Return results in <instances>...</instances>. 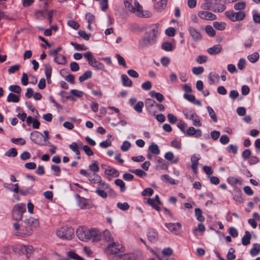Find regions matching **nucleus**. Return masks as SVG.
Wrapping results in <instances>:
<instances>
[{
	"instance_id": "obj_1",
	"label": "nucleus",
	"mask_w": 260,
	"mask_h": 260,
	"mask_svg": "<svg viewBox=\"0 0 260 260\" xmlns=\"http://www.w3.org/2000/svg\"><path fill=\"white\" fill-rule=\"evenodd\" d=\"M78 238L82 241L91 240L93 242H98L101 240V235L96 229H89L86 227H79L76 231Z\"/></svg>"
},
{
	"instance_id": "obj_2",
	"label": "nucleus",
	"mask_w": 260,
	"mask_h": 260,
	"mask_svg": "<svg viewBox=\"0 0 260 260\" xmlns=\"http://www.w3.org/2000/svg\"><path fill=\"white\" fill-rule=\"evenodd\" d=\"M158 25L157 24H152L150 30L146 35L141 39L139 42V48L143 49L154 44L156 41L158 33Z\"/></svg>"
},
{
	"instance_id": "obj_3",
	"label": "nucleus",
	"mask_w": 260,
	"mask_h": 260,
	"mask_svg": "<svg viewBox=\"0 0 260 260\" xmlns=\"http://www.w3.org/2000/svg\"><path fill=\"white\" fill-rule=\"evenodd\" d=\"M13 227L15 230L14 235L16 236H29L31 235L32 233V228L28 227L25 224L20 226L18 223L16 222L13 224Z\"/></svg>"
},
{
	"instance_id": "obj_4",
	"label": "nucleus",
	"mask_w": 260,
	"mask_h": 260,
	"mask_svg": "<svg viewBox=\"0 0 260 260\" xmlns=\"http://www.w3.org/2000/svg\"><path fill=\"white\" fill-rule=\"evenodd\" d=\"M74 229L68 226H63L56 230L57 236L63 239L70 240L74 235Z\"/></svg>"
},
{
	"instance_id": "obj_5",
	"label": "nucleus",
	"mask_w": 260,
	"mask_h": 260,
	"mask_svg": "<svg viewBox=\"0 0 260 260\" xmlns=\"http://www.w3.org/2000/svg\"><path fill=\"white\" fill-rule=\"evenodd\" d=\"M26 211L25 205L19 203L15 205L12 211V215L13 219L19 221L22 218L23 214Z\"/></svg>"
},
{
	"instance_id": "obj_6",
	"label": "nucleus",
	"mask_w": 260,
	"mask_h": 260,
	"mask_svg": "<svg viewBox=\"0 0 260 260\" xmlns=\"http://www.w3.org/2000/svg\"><path fill=\"white\" fill-rule=\"evenodd\" d=\"M133 8L134 9V11H132V13L134 14L143 16L149 15L150 14L149 12H144L143 11L142 6L139 4V2L137 0H134Z\"/></svg>"
},
{
	"instance_id": "obj_7",
	"label": "nucleus",
	"mask_w": 260,
	"mask_h": 260,
	"mask_svg": "<svg viewBox=\"0 0 260 260\" xmlns=\"http://www.w3.org/2000/svg\"><path fill=\"white\" fill-rule=\"evenodd\" d=\"M43 135L37 131L32 132L30 134V139L36 144L40 145H44V141L43 140Z\"/></svg>"
},
{
	"instance_id": "obj_8",
	"label": "nucleus",
	"mask_w": 260,
	"mask_h": 260,
	"mask_svg": "<svg viewBox=\"0 0 260 260\" xmlns=\"http://www.w3.org/2000/svg\"><path fill=\"white\" fill-rule=\"evenodd\" d=\"M108 250L110 251L111 254H115L118 253L119 252H123L124 249L122 245L118 243L114 242L109 245Z\"/></svg>"
},
{
	"instance_id": "obj_9",
	"label": "nucleus",
	"mask_w": 260,
	"mask_h": 260,
	"mask_svg": "<svg viewBox=\"0 0 260 260\" xmlns=\"http://www.w3.org/2000/svg\"><path fill=\"white\" fill-rule=\"evenodd\" d=\"M24 224L26 225L28 227L32 228H37L39 226V221L38 219L32 217L25 219L23 221Z\"/></svg>"
},
{
	"instance_id": "obj_10",
	"label": "nucleus",
	"mask_w": 260,
	"mask_h": 260,
	"mask_svg": "<svg viewBox=\"0 0 260 260\" xmlns=\"http://www.w3.org/2000/svg\"><path fill=\"white\" fill-rule=\"evenodd\" d=\"M115 260H136L137 256L133 253L120 254L114 257Z\"/></svg>"
},
{
	"instance_id": "obj_11",
	"label": "nucleus",
	"mask_w": 260,
	"mask_h": 260,
	"mask_svg": "<svg viewBox=\"0 0 260 260\" xmlns=\"http://www.w3.org/2000/svg\"><path fill=\"white\" fill-rule=\"evenodd\" d=\"M165 225L170 232L175 234H178V230L181 228L180 222L166 223Z\"/></svg>"
},
{
	"instance_id": "obj_12",
	"label": "nucleus",
	"mask_w": 260,
	"mask_h": 260,
	"mask_svg": "<svg viewBox=\"0 0 260 260\" xmlns=\"http://www.w3.org/2000/svg\"><path fill=\"white\" fill-rule=\"evenodd\" d=\"M156 105V103L155 101L152 100L150 99H148L145 101V106L147 110L149 111V113L152 115H155V112L153 111L152 108L154 107H155Z\"/></svg>"
},
{
	"instance_id": "obj_13",
	"label": "nucleus",
	"mask_w": 260,
	"mask_h": 260,
	"mask_svg": "<svg viewBox=\"0 0 260 260\" xmlns=\"http://www.w3.org/2000/svg\"><path fill=\"white\" fill-rule=\"evenodd\" d=\"M188 136H194L196 138H200L202 136V131L200 129H196L193 127H189L185 132Z\"/></svg>"
},
{
	"instance_id": "obj_14",
	"label": "nucleus",
	"mask_w": 260,
	"mask_h": 260,
	"mask_svg": "<svg viewBox=\"0 0 260 260\" xmlns=\"http://www.w3.org/2000/svg\"><path fill=\"white\" fill-rule=\"evenodd\" d=\"M75 197L78 200V204L81 209L89 208L90 207L89 202L86 199L80 197L78 194H76Z\"/></svg>"
},
{
	"instance_id": "obj_15",
	"label": "nucleus",
	"mask_w": 260,
	"mask_h": 260,
	"mask_svg": "<svg viewBox=\"0 0 260 260\" xmlns=\"http://www.w3.org/2000/svg\"><path fill=\"white\" fill-rule=\"evenodd\" d=\"M186 118L191 120L193 122V125L195 126H201L200 120L196 113H191L188 114L187 113L184 114Z\"/></svg>"
},
{
	"instance_id": "obj_16",
	"label": "nucleus",
	"mask_w": 260,
	"mask_h": 260,
	"mask_svg": "<svg viewBox=\"0 0 260 260\" xmlns=\"http://www.w3.org/2000/svg\"><path fill=\"white\" fill-rule=\"evenodd\" d=\"M222 50V47L220 45H215L207 49V51L211 55H216L220 53Z\"/></svg>"
},
{
	"instance_id": "obj_17",
	"label": "nucleus",
	"mask_w": 260,
	"mask_h": 260,
	"mask_svg": "<svg viewBox=\"0 0 260 260\" xmlns=\"http://www.w3.org/2000/svg\"><path fill=\"white\" fill-rule=\"evenodd\" d=\"M188 30L191 37L195 41H199L202 39L201 34L197 29L193 27H189Z\"/></svg>"
},
{
	"instance_id": "obj_18",
	"label": "nucleus",
	"mask_w": 260,
	"mask_h": 260,
	"mask_svg": "<svg viewBox=\"0 0 260 260\" xmlns=\"http://www.w3.org/2000/svg\"><path fill=\"white\" fill-rule=\"evenodd\" d=\"M38 15H41L42 16H52L53 15H56V12L50 9H45L43 11H41L37 14Z\"/></svg>"
},
{
	"instance_id": "obj_19",
	"label": "nucleus",
	"mask_w": 260,
	"mask_h": 260,
	"mask_svg": "<svg viewBox=\"0 0 260 260\" xmlns=\"http://www.w3.org/2000/svg\"><path fill=\"white\" fill-rule=\"evenodd\" d=\"M157 233L153 230H150L147 235L148 240L151 243H155L157 240Z\"/></svg>"
},
{
	"instance_id": "obj_20",
	"label": "nucleus",
	"mask_w": 260,
	"mask_h": 260,
	"mask_svg": "<svg viewBox=\"0 0 260 260\" xmlns=\"http://www.w3.org/2000/svg\"><path fill=\"white\" fill-rule=\"evenodd\" d=\"M105 174L109 176H112L114 177H117L119 176V173L117 170L114 168H108L106 169L105 170Z\"/></svg>"
},
{
	"instance_id": "obj_21",
	"label": "nucleus",
	"mask_w": 260,
	"mask_h": 260,
	"mask_svg": "<svg viewBox=\"0 0 260 260\" xmlns=\"http://www.w3.org/2000/svg\"><path fill=\"white\" fill-rule=\"evenodd\" d=\"M167 4V0H160L155 5L154 8L157 11H161L166 8Z\"/></svg>"
},
{
	"instance_id": "obj_22",
	"label": "nucleus",
	"mask_w": 260,
	"mask_h": 260,
	"mask_svg": "<svg viewBox=\"0 0 260 260\" xmlns=\"http://www.w3.org/2000/svg\"><path fill=\"white\" fill-rule=\"evenodd\" d=\"M251 235L248 231L245 232V235L242 239V243L243 245L246 246L250 244Z\"/></svg>"
},
{
	"instance_id": "obj_23",
	"label": "nucleus",
	"mask_w": 260,
	"mask_h": 260,
	"mask_svg": "<svg viewBox=\"0 0 260 260\" xmlns=\"http://www.w3.org/2000/svg\"><path fill=\"white\" fill-rule=\"evenodd\" d=\"M149 94L151 96L156 98L159 102H161L164 100V95L159 92H156L152 90L149 92Z\"/></svg>"
},
{
	"instance_id": "obj_24",
	"label": "nucleus",
	"mask_w": 260,
	"mask_h": 260,
	"mask_svg": "<svg viewBox=\"0 0 260 260\" xmlns=\"http://www.w3.org/2000/svg\"><path fill=\"white\" fill-rule=\"evenodd\" d=\"M260 252V244L255 243L253 245V247L250 251V254L252 256L257 255Z\"/></svg>"
},
{
	"instance_id": "obj_25",
	"label": "nucleus",
	"mask_w": 260,
	"mask_h": 260,
	"mask_svg": "<svg viewBox=\"0 0 260 260\" xmlns=\"http://www.w3.org/2000/svg\"><path fill=\"white\" fill-rule=\"evenodd\" d=\"M122 84L124 86L131 87L132 86V81L130 80L127 75L123 74L121 75Z\"/></svg>"
},
{
	"instance_id": "obj_26",
	"label": "nucleus",
	"mask_w": 260,
	"mask_h": 260,
	"mask_svg": "<svg viewBox=\"0 0 260 260\" xmlns=\"http://www.w3.org/2000/svg\"><path fill=\"white\" fill-rule=\"evenodd\" d=\"M19 96L14 94L12 93H10L7 97V101L8 102L18 103L19 101Z\"/></svg>"
},
{
	"instance_id": "obj_27",
	"label": "nucleus",
	"mask_w": 260,
	"mask_h": 260,
	"mask_svg": "<svg viewBox=\"0 0 260 260\" xmlns=\"http://www.w3.org/2000/svg\"><path fill=\"white\" fill-rule=\"evenodd\" d=\"M54 60V61L58 64H64L66 63L65 56L61 54H58V55L55 56Z\"/></svg>"
},
{
	"instance_id": "obj_28",
	"label": "nucleus",
	"mask_w": 260,
	"mask_h": 260,
	"mask_svg": "<svg viewBox=\"0 0 260 260\" xmlns=\"http://www.w3.org/2000/svg\"><path fill=\"white\" fill-rule=\"evenodd\" d=\"M207 109L211 118L214 122H216L217 121V116L212 108L210 106H208Z\"/></svg>"
},
{
	"instance_id": "obj_29",
	"label": "nucleus",
	"mask_w": 260,
	"mask_h": 260,
	"mask_svg": "<svg viewBox=\"0 0 260 260\" xmlns=\"http://www.w3.org/2000/svg\"><path fill=\"white\" fill-rule=\"evenodd\" d=\"M92 76V72L90 71L85 72L82 76L79 78V80L80 82H82L85 80L90 78Z\"/></svg>"
},
{
	"instance_id": "obj_30",
	"label": "nucleus",
	"mask_w": 260,
	"mask_h": 260,
	"mask_svg": "<svg viewBox=\"0 0 260 260\" xmlns=\"http://www.w3.org/2000/svg\"><path fill=\"white\" fill-rule=\"evenodd\" d=\"M114 182L117 186H118L120 187L121 191L123 192L125 190L126 187L125 183L122 180L117 179L115 180Z\"/></svg>"
},
{
	"instance_id": "obj_31",
	"label": "nucleus",
	"mask_w": 260,
	"mask_h": 260,
	"mask_svg": "<svg viewBox=\"0 0 260 260\" xmlns=\"http://www.w3.org/2000/svg\"><path fill=\"white\" fill-rule=\"evenodd\" d=\"M259 57V54L256 52L247 56L248 59L252 63L256 62L258 60Z\"/></svg>"
},
{
	"instance_id": "obj_32",
	"label": "nucleus",
	"mask_w": 260,
	"mask_h": 260,
	"mask_svg": "<svg viewBox=\"0 0 260 260\" xmlns=\"http://www.w3.org/2000/svg\"><path fill=\"white\" fill-rule=\"evenodd\" d=\"M147 203L157 211H159L160 210V208L157 205L158 204L156 203L155 200H153V199L148 198L147 199Z\"/></svg>"
},
{
	"instance_id": "obj_33",
	"label": "nucleus",
	"mask_w": 260,
	"mask_h": 260,
	"mask_svg": "<svg viewBox=\"0 0 260 260\" xmlns=\"http://www.w3.org/2000/svg\"><path fill=\"white\" fill-rule=\"evenodd\" d=\"M95 177L97 180H99V186L101 189H106L108 188V185L101 180V177L98 175H95Z\"/></svg>"
},
{
	"instance_id": "obj_34",
	"label": "nucleus",
	"mask_w": 260,
	"mask_h": 260,
	"mask_svg": "<svg viewBox=\"0 0 260 260\" xmlns=\"http://www.w3.org/2000/svg\"><path fill=\"white\" fill-rule=\"evenodd\" d=\"M149 151L154 154H158L160 153L159 149L156 144H153L149 147Z\"/></svg>"
},
{
	"instance_id": "obj_35",
	"label": "nucleus",
	"mask_w": 260,
	"mask_h": 260,
	"mask_svg": "<svg viewBox=\"0 0 260 260\" xmlns=\"http://www.w3.org/2000/svg\"><path fill=\"white\" fill-rule=\"evenodd\" d=\"M162 48L166 51H171L173 50V47L171 43L165 42L161 45Z\"/></svg>"
},
{
	"instance_id": "obj_36",
	"label": "nucleus",
	"mask_w": 260,
	"mask_h": 260,
	"mask_svg": "<svg viewBox=\"0 0 260 260\" xmlns=\"http://www.w3.org/2000/svg\"><path fill=\"white\" fill-rule=\"evenodd\" d=\"M195 214L198 220L203 221L205 220V217L202 216V211L200 208L195 209Z\"/></svg>"
},
{
	"instance_id": "obj_37",
	"label": "nucleus",
	"mask_w": 260,
	"mask_h": 260,
	"mask_svg": "<svg viewBox=\"0 0 260 260\" xmlns=\"http://www.w3.org/2000/svg\"><path fill=\"white\" fill-rule=\"evenodd\" d=\"M9 89L11 91L19 94V95L21 91V87L17 85H13L10 86L9 87Z\"/></svg>"
},
{
	"instance_id": "obj_38",
	"label": "nucleus",
	"mask_w": 260,
	"mask_h": 260,
	"mask_svg": "<svg viewBox=\"0 0 260 260\" xmlns=\"http://www.w3.org/2000/svg\"><path fill=\"white\" fill-rule=\"evenodd\" d=\"M229 183L230 184L234 185L237 183H241V181L239 178H235L234 177H230L228 178L227 180Z\"/></svg>"
},
{
	"instance_id": "obj_39",
	"label": "nucleus",
	"mask_w": 260,
	"mask_h": 260,
	"mask_svg": "<svg viewBox=\"0 0 260 260\" xmlns=\"http://www.w3.org/2000/svg\"><path fill=\"white\" fill-rule=\"evenodd\" d=\"M161 179L171 184H177L176 181L173 178L170 177V176L167 174L163 175L161 176Z\"/></svg>"
},
{
	"instance_id": "obj_40",
	"label": "nucleus",
	"mask_w": 260,
	"mask_h": 260,
	"mask_svg": "<svg viewBox=\"0 0 260 260\" xmlns=\"http://www.w3.org/2000/svg\"><path fill=\"white\" fill-rule=\"evenodd\" d=\"M129 171L140 177H143L146 175V173L141 169L129 170Z\"/></svg>"
},
{
	"instance_id": "obj_41",
	"label": "nucleus",
	"mask_w": 260,
	"mask_h": 260,
	"mask_svg": "<svg viewBox=\"0 0 260 260\" xmlns=\"http://www.w3.org/2000/svg\"><path fill=\"white\" fill-rule=\"evenodd\" d=\"M5 155L8 157H15L17 155V150L15 148L10 149Z\"/></svg>"
},
{
	"instance_id": "obj_42",
	"label": "nucleus",
	"mask_w": 260,
	"mask_h": 260,
	"mask_svg": "<svg viewBox=\"0 0 260 260\" xmlns=\"http://www.w3.org/2000/svg\"><path fill=\"white\" fill-rule=\"evenodd\" d=\"M226 24L224 22H214L213 26L218 30H223L225 28Z\"/></svg>"
},
{
	"instance_id": "obj_43",
	"label": "nucleus",
	"mask_w": 260,
	"mask_h": 260,
	"mask_svg": "<svg viewBox=\"0 0 260 260\" xmlns=\"http://www.w3.org/2000/svg\"><path fill=\"white\" fill-rule=\"evenodd\" d=\"M45 67V75L46 76L47 80H50L52 68L49 65L46 64Z\"/></svg>"
},
{
	"instance_id": "obj_44",
	"label": "nucleus",
	"mask_w": 260,
	"mask_h": 260,
	"mask_svg": "<svg viewBox=\"0 0 260 260\" xmlns=\"http://www.w3.org/2000/svg\"><path fill=\"white\" fill-rule=\"evenodd\" d=\"M209 79L213 83H214L219 80V76L216 73H211L209 75Z\"/></svg>"
},
{
	"instance_id": "obj_45",
	"label": "nucleus",
	"mask_w": 260,
	"mask_h": 260,
	"mask_svg": "<svg viewBox=\"0 0 260 260\" xmlns=\"http://www.w3.org/2000/svg\"><path fill=\"white\" fill-rule=\"evenodd\" d=\"M71 44L74 46L75 48L77 50H86L87 49V47H86L84 45H80L78 44L75 42H72Z\"/></svg>"
},
{
	"instance_id": "obj_46",
	"label": "nucleus",
	"mask_w": 260,
	"mask_h": 260,
	"mask_svg": "<svg viewBox=\"0 0 260 260\" xmlns=\"http://www.w3.org/2000/svg\"><path fill=\"white\" fill-rule=\"evenodd\" d=\"M205 31L206 33L211 37H214L215 35V31L213 27L210 25H207L205 27Z\"/></svg>"
},
{
	"instance_id": "obj_47",
	"label": "nucleus",
	"mask_w": 260,
	"mask_h": 260,
	"mask_svg": "<svg viewBox=\"0 0 260 260\" xmlns=\"http://www.w3.org/2000/svg\"><path fill=\"white\" fill-rule=\"evenodd\" d=\"M78 35L86 41L89 40L91 35L87 34L84 30H80L78 31Z\"/></svg>"
},
{
	"instance_id": "obj_48",
	"label": "nucleus",
	"mask_w": 260,
	"mask_h": 260,
	"mask_svg": "<svg viewBox=\"0 0 260 260\" xmlns=\"http://www.w3.org/2000/svg\"><path fill=\"white\" fill-rule=\"evenodd\" d=\"M204 71V69L202 67H193L192 69V73L196 75L202 74Z\"/></svg>"
},
{
	"instance_id": "obj_49",
	"label": "nucleus",
	"mask_w": 260,
	"mask_h": 260,
	"mask_svg": "<svg viewBox=\"0 0 260 260\" xmlns=\"http://www.w3.org/2000/svg\"><path fill=\"white\" fill-rule=\"evenodd\" d=\"M89 167L90 170L94 173L98 172L99 171L98 163L96 161H94L92 164L90 165Z\"/></svg>"
},
{
	"instance_id": "obj_50",
	"label": "nucleus",
	"mask_w": 260,
	"mask_h": 260,
	"mask_svg": "<svg viewBox=\"0 0 260 260\" xmlns=\"http://www.w3.org/2000/svg\"><path fill=\"white\" fill-rule=\"evenodd\" d=\"M171 145L177 149L180 150L181 149V143L180 141L174 140L171 142Z\"/></svg>"
},
{
	"instance_id": "obj_51",
	"label": "nucleus",
	"mask_w": 260,
	"mask_h": 260,
	"mask_svg": "<svg viewBox=\"0 0 260 260\" xmlns=\"http://www.w3.org/2000/svg\"><path fill=\"white\" fill-rule=\"evenodd\" d=\"M96 70H104L105 69V66L103 63L99 62L96 60L94 61V64L92 66Z\"/></svg>"
},
{
	"instance_id": "obj_52",
	"label": "nucleus",
	"mask_w": 260,
	"mask_h": 260,
	"mask_svg": "<svg viewBox=\"0 0 260 260\" xmlns=\"http://www.w3.org/2000/svg\"><path fill=\"white\" fill-rule=\"evenodd\" d=\"M221 0H205V7L208 8L211 7L212 5L219 3Z\"/></svg>"
},
{
	"instance_id": "obj_53",
	"label": "nucleus",
	"mask_w": 260,
	"mask_h": 260,
	"mask_svg": "<svg viewBox=\"0 0 260 260\" xmlns=\"http://www.w3.org/2000/svg\"><path fill=\"white\" fill-rule=\"evenodd\" d=\"M116 57L117 59L119 64L126 68V64L124 58L118 54L116 55Z\"/></svg>"
},
{
	"instance_id": "obj_54",
	"label": "nucleus",
	"mask_w": 260,
	"mask_h": 260,
	"mask_svg": "<svg viewBox=\"0 0 260 260\" xmlns=\"http://www.w3.org/2000/svg\"><path fill=\"white\" fill-rule=\"evenodd\" d=\"M235 252V249L233 248H231L227 254V258L228 260H233L236 258V255L234 254Z\"/></svg>"
},
{
	"instance_id": "obj_55",
	"label": "nucleus",
	"mask_w": 260,
	"mask_h": 260,
	"mask_svg": "<svg viewBox=\"0 0 260 260\" xmlns=\"http://www.w3.org/2000/svg\"><path fill=\"white\" fill-rule=\"evenodd\" d=\"M144 106L143 102L140 101L137 103L134 107V109L138 113H141L142 111V109Z\"/></svg>"
},
{
	"instance_id": "obj_56",
	"label": "nucleus",
	"mask_w": 260,
	"mask_h": 260,
	"mask_svg": "<svg viewBox=\"0 0 260 260\" xmlns=\"http://www.w3.org/2000/svg\"><path fill=\"white\" fill-rule=\"evenodd\" d=\"M131 144L127 141H125L121 146V149L122 151H126L131 147Z\"/></svg>"
},
{
	"instance_id": "obj_57",
	"label": "nucleus",
	"mask_w": 260,
	"mask_h": 260,
	"mask_svg": "<svg viewBox=\"0 0 260 260\" xmlns=\"http://www.w3.org/2000/svg\"><path fill=\"white\" fill-rule=\"evenodd\" d=\"M19 69H20V65H19V64H15V65L11 66L9 68L8 71V73L10 74H14L16 71H18L19 70Z\"/></svg>"
},
{
	"instance_id": "obj_58",
	"label": "nucleus",
	"mask_w": 260,
	"mask_h": 260,
	"mask_svg": "<svg viewBox=\"0 0 260 260\" xmlns=\"http://www.w3.org/2000/svg\"><path fill=\"white\" fill-rule=\"evenodd\" d=\"M176 30L173 27H169L166 30V34L167 35L170 37H173L175 35Z\"/></svg>"
},
{
	"instance_id": "obj_59",
	"label": "nucleus",
	"mask_w": 260,
	"mask_h": 260,
	"mask_svg": "<svg viewBox=\"0 0 260 260\" xmlns=\"http://www.w3.org/2000/svg\"><path fill=\"white\" fill-rule=\"evenodd\" d=\"M153 193V190L151 188H147L143 191L142 194L143 196H151Z\"/></svg>"
},
{
	"instance_id": "obj_60",
	"label": "nucleus",
	"mask_w": 260,
	"mask_h": 260,
	"mask_svg": "<svg viewBox=\"0 0 260 260\" xmlns=\"http://www.w3.org/2000/svg\"><path fill=\"white\" fill-rule=\"evenodd\" d=\"M117 207L121 210L125 211L128 210L129 206V205L127 203H118L117 204Z\"/></svg>"
},
{
	"instance_id": "obj_61",
	"label": "nucleus",
	"mask_w": 260,
	"mask_h": 260,
	"mask_svg": "<svg viewBox=\"0 0 260 260\" xmlns=\"http://www.w3.org/2000/svg\"><path fill=\"white\" fill-rule=\"evenodd\" d=\"M70 92L72 95L77 97L80 98L83 95V92L82 91L77 89H72Z\"/></svg>"
},
{
	"instance_id": "obj_62",
	"label": "nucleus",
	"mask_w": 260,
	"mask_h": 260,
	"mask_svg": "<svg viewBox=\"0 0 260 260\" xmlns=\"http://www.w3.org/2000/svg\"><path fill=\"white\" fill-rule=\"evenodd\" d=\"M82 149L87 155L91 156L93 154L92 150L88 146L84 145Z\"/></svg>"
},
{
	"instance_id": "obj_63",
	"label": "nucleus",
	"mask_w": 260,
	"mask_h": 260,
	"mask_svg": "<svg viewBox=\"0 0 260 260\" xmlns=\"http://www.w3.org/2000/svg\"><path fill=\"white\" fill-rule=\"evenodd\" d=\"M245 3L244 2H239L236 3L234 5V8L237 10H242L245 7Z\"/></svg>"
},
{
	"instance_id": "obj_64",
	"label": "nucleus",
	"mask_w": 260,
	"mask_h": 260,
	"mask_svg": "<svg viewBox=\"0 0 260 260\" xmlns=\"http://www.w3.org/2000/svg\"><path fill=\"white\" fill-rule=\"evenodd\" d=\"M227 68H228V71L232 74L235 73L237 72V69L236 66L233 64H228Z\"/></svg>"
}]
</instances>
